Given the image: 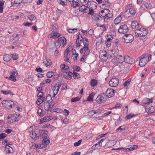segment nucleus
I'll return each instance as SVG.
<instances>
[{
	"mask_svg": "<svg viewBox=\"0 0 155 155\" xmlns=\"http://www.w3.org/2000/svg\"><path fill=\"white\" fill-rule=\"evenodd\" d=\"M81 36V38L79 37L77 38L76 44L77 47H82V44L84 45L83 47L80 50V52L81 54H82L83 51L84 52L83 56L81 59V61H84L90 53V50L88 48L89 42L87 38H85L84 39Z\"/></svg>",
	"mask_w": 155,
	"mask_h": 155,
	"instance_id": "nucleus-1",
	"label": "nucleus"
},
{
	"mask_svg": "<svg viewBox=\"0 0 155 155\" xmlns=\"http://www.w3.org/2000/svg\"><path fill=\"white\" fill-rule=\"evenodd\" d=\"M39 134H37V138L42 139V144H43L45 146V145L47 147L50 143L49 138L48 136L47 135L48 134V131L45 130H39Z\"/></svg>",
	"mask_w": 155,
	"mask_h": 155,
	"instance_id": "nucleus-2",
	"label": "nucleus"
},
{
	"mask_svg": "<svg viewBox=\"0 0 155 155\" xmlns=\"http://www.w3.org/2000/svg\"><path fill=\"white\" fill-rule=\"evenodd\" d=\"M88 14L92 15V20L94 23H99L103 21L102 17L94 13L92 9L89 12Z\"/></svg>",
	"mask_w": 155,
	"mask_h": 155,
	"instance_id": "nucleus-3",
	"label": "nucleus"
},
{
	"mask_svg": "<svg viewBox=\"0 0 155 155\" xmlns=\"http://www.w3.org/2000/svg\"><path fill=\"white\" fill-rule=\"evenodd\" d=\"M19 115L18 116L17 114H10L7 117V123L8 124H10L15 122L19 118Z\"/></svg>",
	"mask_w": 155,
	"mask_h": 155,
	"instance_id": "nucleus-4",
	"label": "nucleus"
},
{
	"mask_svg": "<svg viewBox=\"0 0 155 155\" xmlns=\"http://www.w3.org/2000/svg\"><path fill=\"white\" fill-rule=\"evenodd\" d=\"M107 99V96L104 93L99 94L96 98V101L99 104L104 103Z\"/></svg>",
	"mask_w": 155,
	"mask_h": 155,
	"instance_id": "nucleus-5",
	"label": "nucleus"
},
{
	"mask_svg": "<svg viewBox=\"0 0 155 155\" xmlns=\"http://www.w3.org/2000/svg\"><path fill=\"white\" fill-rule=\"evenodd\" d=\"M30 147L33 149H36V151L38 152H43V150H42L44 147L45 145L43 144H41L40 145L37 144L35 143H31L30 144Z\"/></svg>",
	"mask_w": 155,
	"mask_h": 155,
	"instance_id": "nucleus-6",
	"label": "nucleus"
},
{
	"mask_svg": "<svg viewBox=\"0 0 155 155\" xmlns=\"http://www.w3.org/2000/svg\"><path fill=\"white\" fill-rule=\"evenodd\" d=\"M135 33L137 36L143 37L145 36L147 33V32L145 29L141 27L136 30Z\"/></svg>",
	"mask_w": 155,
	"mask_h": 155,
	"instance_id": "nucleus-7",
	"label": "nucleus"
},
{
	"mask_svg": "<svg viewBox=\"0 0 155 155\" xmlns=\"http://www.w3.org/2000/svg\"><path fill=\"white\" fill-rule=\"evenodd\" d=\"M9 73L10 75L8 78V79L13 81L15 82L16 81V77L18 74L17 71L16 69H14L13 70L11 71ZM6 78H8V77H6Z\"/></svg>",
	"mask_w": 155,
	"mask_h": 155,
	"instance_id": "nucleus-8",
	"label": "nucleus"
},
{
	"mask_svg": "<svg viewBox=\"0 0 155 155\" xmlns=\"http://www.w3.org/2000/svg\"><path fill=\"white\" fill-rule=\"evenodd\" d=\"M134 37L131 34H125L123 37V39L124 40V41L126 43H131L133 40Z\"/></svg>",
	"mask_w": 155,
	"mask_h": 155,
	"instance_id": "nucleus-9",
	"label": "nucleus"
},
{
	"mask_svg": "<svg viewBox=\"0 0 155 155\" xmlns=\"http://www.w3.org/2000/svg\"><path fill=\"white\" fill-rule=\"evenodd\" d=\"M128 31V27L126 24H124L121 25L118 29V32L121 34L126 33Z\"/></svg>",
	"mask_w": 155,
	"mask_h": 155,
	"instance_id": "nucleus-10",
	"label": "nucleus"
},
{
	"mask_svg": "<svg viewBox=\"0 0 155 155\" xmlns=\"http://www.w3.org/2000/svg\"><path fill=\"white\" fill-rule=\"evenodd\" d=\"M3 106L6 108H8L9 107L12 108V105L14 106V102L11 101L3 100L2 101Z\"/></svg>",
	"mask_w": 155,
	"mask_h": 155,
	"instance_id": "nucleus-11",
	"label": "nucleus"
},
{
	"mask_svg": "<svg viewBox=\"0 0 155 155\" xmlns=\"http://www.w3.org/2000/svg\"><path fill=\"white\" fill-rule=\"evenodd\" d=\"M118 83L119 79L116 78H111L109 83V85L112 87H115L117 86Z\"/></svg>",
	"mask_w": 155,
	"mask_h": 155,
	"instance_id": "nucleus-12",
	"label": "nucleus"
},
{
	"mask_svg": "<svg viewBox=\"0 0 155 155\" xmlns=\"http://www.w3.org/2000/svg\"><path fill=\"white\" fill-rule=\"evenodd\" d=\"M146 58L144 57L143 55L140 56L137 59L139 60V65L140 67H144L146 64L147 61Z\"/></svg>",
	"mask_w": 155,
	"mask_h": 155,
	"instance_id": "nucleus-13",
	"label": "nucleus"
},
{
	"mask_svg": "<svg viewBox=\"0 0 155 155\" xmlns=\"http://www.w3.org/2000/svg\"><path fill=\"white\" fill-rule=\"evenodd\" d=\"M101 15L103 17V21L104 23H107L109 19L113 17V15L112 13L106 14H101Z\"/></svg>",
	"mask_w": 155,
	"mask_h": 155,
	"instance_id": "nucleus-14",
	"label": "nucleus"
},
{
	"mask_svg": "<svg viewBox=\"0 0 155 155\" xmlns=\"http://www.w3.org/2000/svg\"><path fill=\"white\" fill-rule=\"evenodd\" d=\"M99 57L103 61L106 60L108 58L107 56V53L105 50L101 51L99 53Z\"/></svg>",
	"mask_w": 155,
	"mask_h": 155,
	"instance_id": "nucleus-15",
	"label": "nucleus"
},
{
	"mask_svg": "<svg viewBox=\"0 0 155 155\" xmlns=\"http://www.w3.org/2000/svg\"><path fill=\"white\" fill-rule=\"evenodd\" d=\"M152 5L149 3L144 2L143 3L141 6V8L143 10L147 11L152 8Z\"/></svg>",
	"mask_w": 155,
	"mask_h": 155,
	"instance_id": "nucleus-16",
	"label": "nucleus"
},
{
	"mask_svg": "<svg viewBox=\"0 0 155 155\" xmlns=\"http://www.w3.org/2000/svg\"><path fill=\"white\" fill-rule=\"evenodd\" d=\"M141 27V25H139L138 23L136 21H134L131 23V28L134 31H135V32Z\"/></svg>",
	"mask_w": 155,
	"mask_h": 155,
	"instance_id": "nucleus-17",
	"label": "nucleus"
},
{
	"mask_svg": "<svg viewBox=\"0 0 155 155\" xmlns=\"http://www.w3.org/2000/svg\"><path fill=\"white\" fill-rule=\"evenodd\" d=\"M124 62L130 65H134V60L128 56H125Z\"/></svg>",
	"mask_w": 155,
	"mask_h": 155,
	"instance_id": "nucleus-18",
	"label": "nucleus"
},
{
	"mask_svg": "<svg viewBox=\"0 0 155 155\" xmlns=\"http://www.w3.org/2000/svg\"><path fill=\"white\" fill-rule=\"evenodd\" d=\"M115 91L110 88H108L106 91V94L108 97L110 98L114 95Z\"/></svg>",
	"mask_w": 155,
	"mask_h": 155,
	"instance_id": "nucleus-19",
	"label": "nucleus"
},
{
	"mask_svg": "<svg viewBox=\"0 0 155 155\" xmlns=\"http://www.w3.org/2000/svg\"><path fill=\"white\" fill-rule=\"evenodd\" d=\"M61 35L60 34L56 32L50 34L48 35V37L50 38H52L54 39L56 38L59 37Z\"/></svg>",
	"mask_w": 155,
	"mask_h": 155,
	"instance_id": "nucleus-20",
	"label": "nucleus"
},
{
	"mask_svg": "<svg viewBox=\"0 0 155 155\" xmlns=\"http://www.w3.org/2000/svg\"><path fill=\"white\" fill-rule=\"evenodd\" d=\"M43 62L46 67L50 66L51 64V62L46 57L43 58Z\"/></svg>",
	"mask_w": 155,
	"mask_h": 155,
	"instance_id": "nucleus-21",
	"label": "nucleus"
},
{
	"mask_svg": "<svg viewBox=\"0 0 155 155\" xmlns=\"http://www.w3.org/2000/svg\"><path fill=\"white\" fill-rule=\"evenodd\" d=\"M116 150H121L122 151H131L132 150H134V149L133 148V147L132 146H131V147L128 148H123V147H121V148H118L117 149H115Z\"/></svg>",
	"mask_w": 155,
	"mask_h": 155,
	"instance_id": "nucleus-22",
	"label": "nucleus"
},
{
	"mask_svg": "<svg viewBox=\"0 0 155 155\" xmlns=\"http://www.w3.org/2000/svg\"><path fill=\"white\" fill-rule=\"evenodd\" d=\"M98 84L97 81L96 79H91L90 81V84L91 87H94L97 86Z\"/></svg>",
	"mask_w": 155,
	"mask_h": 155,
	"instance_id": "nucleus-23",
	"label": "nucleus"
},
{
	"mask_svg": "<svg viewBox=\"0 0 155 155\" xmlns=\"http://www.w3.org/2000/svg\"><path fill=\"white\" fill-rule=\"evenodd\" d=\"M30 137L32 139H37V134L35 132V131L34 130H32L30 132Z\"/></svg>",
	"mask_w": 155,
	"mask_h": 155,
	"instance_id": "nucleus-24",
	"label": "nucleus"
},
{
	"mask_svg": "<svg viewBox=\"0 0 155 155\" xmlns=\"http://www.w3.org/2000/svg\"><path fill=\"white\" fill-rule=\"evenodd\" d=\"M142 103L144 104H148L152 102V99H149L147 98H145L142 101Z\"/></svg>",
	"mask_w": 155,
	"mask_h": 155,
	"instance_id": "nucleus-25",
	"label": "nucleus"
},
{
	"mask_svg": "<svg viewBox=\"0 0 155 155\" xmlns=\"http://www.w3.org/2000/svg\"><path fill=\"white\" fill-rule=\"evenodd\" d=\"M121 15L118 16L114 20V22L115 25L119 24L122 20Z\"/></svg>",
	"mask_w": 155,
	"mask_h": 155,
	"instance_id": "nucleus-26",
	"label": "nucleus"
},
{
	"mask_svg": "<svg viewBox=\"0 0 155 155\" xmlns=\"http://www.w3.org/2000/svg\"><path fill=\"white\" fill-rule=\"evenodd\" d=\"M125 59V56L124 57L121 55H120L117 56V62L119 63H122L124 61Z\"/></svg>",
	"mask_w": 155,
	"mask_h": 155,
	"instance_id": "nucleus-27",
	"label": "nucleus"
},
{
	"mask_svg": "<svg viewBox=\"0 0 155 155\" xmlns=\"http://www.w3.org/2000/svg\"><path fill=\"white\" fill-rule=\"evenodd\" d=\"M72 74L73 73L72 72H68V73L67 74H64L63 76L66 79H70L72 78Z\"/></svg>",
	"mask_w": 155,
	"mask_h": 155,
	"instance_id": "nucleus-28",
	"label": "nucleus"
},
{
	"mask_svg": "<svg viewBox=\"0 0 155 155\" xmlns=\"http://www.w3.org/2000/svg\"><path fill=\"white\" fill-rule=\"evenodd\" d=\"M11 150H13V149L11 147L8 145L5 146V151L6 153H10Z\"/></svg>",
	"mask_w": 155,
	"mask_h": 155,
	"instance_id": "nucleus-29",
	"label": "nucleus"
},
{
	"mask_svg": "<svg viewBox=\"0 0 155 155\" xmlns=\"http://www.w3.org/2000/svg\"><path fill=\"white\" fill-rule=\"evenodd\" d=\"M91 5H94L93 6H92V7H90V8H91V9H93L95 8H96L97 3L96 2L94 1H92L91 2ZM89 8V9L88 10H86V11H87V12H88V11H89V12L91 10V8Z\"/></svg>",
	"mask_w": 155,
	"mask_h": 155,
	"instance_id": "nucleus-30",
	"label": "nucleus"
},
{
	"mask_svg": "<svg viewBox=\"0 0 155 155\" xmlns=\"http://www.w3.org/2000/svg\"><path fill=\"white\" fill-rule=\"evenodd\" d=\"M59 39L61 44H62L63 46H64L66 44L67 41L66 38L64 37H60Z\"/></svg>",
	"mask_w": 155,
	"mask_h": 155,
	"instance_id": "nucleus-31",
	"label": "nucleus"
},
{
	"mask_svg": "<svg viewBox=\"0 0 155 155\" xmlns=\"http://www.w3.org/2000/svg\"><path fill=\"white\" fill-rule=\"evenodd\" d=\"M12 58L11 55L9 54H5L3 56V60L6 61H8L10 60Z\"/></svg>",
	"mask_w": 155,
	"mask_h": 155,
	"instance_id": "nucleus-32",
	"label": "nucleus"
},
{
	"mask_svg": "<svg viewBox=\"0 0 155 155\" xmlns=\"http://www.w3.org/2000/svg\"><path fill=\"white\" fill-rule=\"evenodd\" d=\"M103 6L106 7H108L110 5L109 2L108 0H102L101 3Z\"/></svg>",
	"mask_w": 155,
	"mask_h": 155,
	"instance_id": "nucleus-33",
	"label": "nucleus"
},
{
	"mask_svg": "<svg viewBox=\"0 0 155 155\" xmlns=\"http://www.w3.org/2000/svg\"><path fill=\"white\" fill-rule=\"evenodd\" d=\"M95 95V94L92 92L90 94L88 97L87 99V101H91L93 100V98Z\"/></svg>",
	"mask_w": 155,
	"mask_h": 155,
	"instance_id": "nucleus-34",
	"label": "nucleus"
},
{
	"mask_svg": "<svg viewBox=\"0 0 155 155\" xmlns=\"http://www.w3.org/2000/svg\"><path fill=\"white\" fill-rule=\"evenodd\" d=\"M58 3L63 5H67V0H58Z\"/></svg>",
	"mask_w": 155,
	"mask_h": 155,
	"instance_id": "nucleus-35",
	"label": "nucleus"
},
{
	"mask_svg": "<svg viewBox=\"0 0 155 155\" xmlns=\"http://www.w3.org/2000/svg\"><path fill=\"white\" fill-rule=\"evenodd\" d=\"M61 42L60 40H59V38L55 41V46L56 48H58L61 46Z\"/></svg>",
	"mask_w": 155,
	"mask_h": 155,
	"instance_id": "nucleus-36",
	"label": "nucleus"
},
{
	"mask_svg": "<svg viewBox=\"0 0 155 155\" xmlns=\"http://www.w3.org/2000/svg\"><path fill=\"white\" fill-rule=\"evenodd\" d=\"M49 120L48 116L45 117L42 119L40 120V122L39 124H41L44 122L49 121Z\"/></svg>",
	"mask_w": 155,
	"mask_h": 155,
	"instance_id": "nucleus-37",
	"label": "nucleus"
},
{
	"mask_svg": "<svg viewBox=\"0 0 155 155\" xmlns=\"http://www.w3.org/2000/svg\"><path fill=\"white\" fill-rule=\"evenodd\" d=\"M110 11L108 9H106L102 10L100 12V15L101 14H110L111 13H109Z\"/></svg>",
	"mask_w": 155,
	"mask_h": 155,
	"instance_id": "nucleus-38",
	"label": "nucleus"
},
{
	"mask_svg": "<svg viewBox=\"0 0 155 155\" xmlns=\"http://www.w3.org/2000/svg\"><path fill=\"white\" fill-rule=\"evenodd\" d=\"M49 103H48V102L47 103L46 102H45L44 104V107L45 110L46 111H48L51 110H50V107Z\"/></svg>",
	"mask_w": 155,
	"mask_h": 155,
	"instance_id": "nucleus-39",
	"label": "nucleus"
},
{
	"mask_svg": "<svg viewBox=\"0 0 155 155\" xmlns=\"http://www.w3.org/2000/svg\"><path fill=\"white\" fill-rule=\"evenodd\" d=\"M45 99V97H39L37 99L36 101V104L38 105H40L44 101Z\"/></svg>",
	"mask_w": 155,
	"mask_h": 155,
	"instance_id": "nucleus-40",
	"label": "nucleus"
},
{
	"mask_svg": "<svg viewBox=\"0 0 155 155\" xmlns=\"http://www.w3.org/2000/svg\"><path fill=\"white\" fill-rule=\"evenodd\" d=\"M1 91V92L5 95H7L8 94L13 95L12 92L10 90H7L6 91H4L3 90H2Z\"/></svg>",
	"mask_w": 155,
	"mask_h": 155,
	"instance_id": "nucleus-41",
	"label": "nucleus"
},
{
	"mask_svg": "<svg viewBox=\"0 0 155 155\" xmlns=\"http://www.w3.org/2000/svg\"><path fill=\"white\" fill-rule=\"evenodd\" d=\"M28 17L31 21L35 20L36 19L35 16L34 14L29 15Z\"/></svg>",
	"mask_w": 155,
	"mask_h": 155,
	"instance_id": "nucleus-42",
	"label": "nucleus"
},
{
	"mask_svg": "<svg viewBox=\"0 0 155 155\" xmlns=\"http://www.w3.org/2000/svg\"><path fill=\"white\" fill-rule=\"evenodd\" d=\"M58 26L56 24L53 25H51V28L53 32H56L57 31Z\"/></svg>",
	"mask_w": 155,
	"mask_h": 155,
	"instance_id": "nucleus-43",
	"label": "nucleus"
},
{
	"mask_svg": "<svg viewBox=\"0 0 155 155\" xmlns=\"http://www.w3.org/2000/svg\"><path fill=\"white\" fill-rule=\"evenodd\" d=\"M71 48L70 47H68L65 51L64 53V57H66L68 54V53L70 52Z\"/></svg>",
	"mask_w": 155,
	"mask_h": 155,
	"instance_id": "nucleus-44",
	"label": "nucleus"
},
{
	"mask_svg": "<svg viewBox=\"0 0 155 155\" xmlns=\"http://www.w3.org/2000/svg\"><path fill=\"white\" fill-rule=\"evenodd\" d=\"M144 56V57H145L146 58L147 61V62L148 61H149L151 59V55L149 54H145L144 55H143Z\"/></svg>",
	"mask_w": 155,
	"mask_h": 155,
	"instance_id": "nucleus-45",
	"label": "nucleus"
},
{
	"mask_svg": "<svg viewBox=\"0 0 155 155\" xmlns=\"http://www.w3.org/2000/svg\"><path fill=\"white\" fill-rule=\"evenodd\" d=\"M67 31L69 33H74L76 32L77 31V28L71 29L68 28H67Z\"/></svg>",
	"mask_w": 155,
	"mask_h": 155,
	"instance_id": "nucleus-46",
	"label": "nucleus"
},
{
	"mask_svg": "<svg viewBox=\"0 0 155 155\" xmlns=\"http://www.w3.org/2000/svg\"><path fill=\"white\" fill-rule=\"evenodd\" d=\"M89 9L88 7H84V8H82V6H81V7H80L79 8V10L80 11H81V12H82L84 13H87V12L86 11V10H88Z\"/></svg>",
	"mask_w": 155,
	"mask_h": 155,
	"instance_id": "nucleus-47",
	"label": "nucleus"
},
{
	"mask_svg": "<svg viewBox=\"0 0 155 155\" xmlns=\"http://www.w3.org/2000/svg\"><path fill=\"white\" fill-rule=\"evenodd\" d=\"M59 88H60V87H59V86H57L56 85L54 86L53 88V93H56V94H58Z\"/></svg>",
	"mask_w": 155,
	"mask_h": 155,
	"instance_id": "nucleus-48",
	"label": "nucleus"
},
{
	"mask_svg": "<svg viewBox=\"0 0 155 155\" xmlns=\"http://www.w3.org/2000/svg\"><path fill=\"white\" fill-rule=\"evenodd\" d=\"M73 2L71 3V6L72 7L74 8H76L78 6L80 5L79 3L77 1H73Z\"/></svg>",
	"mask_w": 155,
	"mask_h": 155,
	"instance_id": "nucleus-49",
	"label": "nucleus"
},
{
	"mask_svg": "<svg viewBox=\"0 0 155 155\" xmlns=\"http://www.w3.org/2000/svg\"><path fill=\"white\" fill-rule=\"evenodd\" d=\"M73 74H74L73 78L74 79H78L80 78V75L78 73L74 71Z\"/></svg>",
	"mask_w": 155,
	"mask_h": 155,
	"instance_id": "nucleus-50",
	"label": "nucleus"
},
{
	"mask_svg": "<svg viewBox=\"0 0 155 155\" xmlns=\"http://www.w3.org/2000/svg\"><path fill=\"white\" fill-rule=\"evenodd\" d=\"M128 10V12H129L131 14L134 15L135 13V10L132 8H128L127 11Z\"/></svg>",
	"mask_w": 155,
	"mask_h": 155,
	"instance_id": "nucleus-51",
	"label": "nucleus"
},
{
	"mask_svg": "<svg viewBox=\"0 0 155 155\" xmlns=\"http://www.w3.org/2000/svg\"><path fill=\"white\" fill-rule=\"evenodd\" d=\"M122 105L120 104L119 103H117L115 105V106L113 107V108L116 109H120L122 108Z\"/></svg>",
	"mask_w": 155,
	"mask_h": 155,
	"instance_id": "nucleus-52",
	"label": "nucleus"
},
{
	"mask_svg": "<svg viewBox=\"0 0 155 155\" xmlns=\"http://www.w3.org/2000/svg\"><path fill=\"white\" fill-rule=\"evenodd\" d=\"M130 81L131 79H128L127 81H125L123 84L124 87H127L130 84Z\"/></svg>",
	"mask_w": 155,
	"mask_h": 155,
	"instance_id": "nucleus-53",
	"label": "nucleus"
},
{
	"mask_svg": "<svg viewBox=\"0 0 155 155\" xmlns=\"http://www.w3.org/2000/svg\"><path fill=\"white\" fill-rule=\"evenodd\" d=\"M2 143L3 145H5V146H7V145H11L12 144H10V142L9 141H8L7 140H5L3 141L2 142Z\"/></svg>",
	"mask_w": 155,
	"mask_h": 155,
	"instance_id": "nucleus-54",
	"label": "nucleus"
},
{
	"mask_svg": "<svg viewBox=\"0 0 155 155\" xmlns=\"http://www.w3.org/2000/svg\"><path fill=\"white\" fill-rule=\"evenodd\" d=\"M134 114L132 113H130L128 115H127L125 117V118L127 120H129L134 117Z\"/></svg>",
	"mask_w": 155,
	"mask_h": 155,
	"instance_id": "nucleus-55",
	"label": "nucleus"
},
{
	"mask_svg": "<svg viewBox=\"0 0 155 155\" xmlns=\"http://www.w3.org/2000/svg\"><path fill=\"white\" fill-rule=\"evenodd\" d=\"M46 102L49 103V102H50V101L52 100V98L51 95L50 94H48L46 97Z\"/></svg>",
	"mask_w": 155,
	"mask_h": 155,
	"instance_id": "nucleus-56",
	"label": "nucleus"
},
{
	"mask_svg": "<svg viewBox=\"0 0 155 155\" xmlns=\"http://www.w3.org/2000/svg\"><path fill=\"white\" fill-rule=\"evenodd\" d=\"M80 98L78 97H74L71 99V102L78 101L80 100Z\"/></svg>",
	"mask_w": 155,
	"mask_h": 155,
	"instance_id": "nucleus-57",
	"label": "nucleus"
},
{
	"mask_svg": "<svg viewBox=\"0 0 155 155\" xmlns=\"http://www.w3.org/2000/svg\"><path fill=\"white\" fill-rule=\"evenodd\" d=\"M54 74V73L53 72L49 71L48 72L47 74V76L49 78H50Z\"/></svg>",
	"mask_w": 155,
	"mask_h": 155,
	"instance_id": "nucleus-58",
	"label": "nucleus"
},
{
	"mask_svg": "<svg viewBox=\"0 0 155 155\" xmlns=\"http://www.w3.org/2000/svg\"><path fill=\"white\" fill-rule=\"evenodd\" d=\"M69 113H70V112L68 110H67L66 109H65L64 110V112H63L64 115L65 117L68 116L69 115Z\"/></svg>",
	"mask_w": 155,
	"mask_h": 155,
	"instance_id": "nucleus-59",
	"label": "nucleus"
},
{
	"mask_svg": "<svg viewBox=\"0 0 155 155\" xmlns=\"http://www.w3.org/2000/svg\"><path fill=\"white\" fill-rule=\"evenodd\" d=\"M82 141V140L81 139V140H78V142H75L74 143V146L75 147L78 146L81 143Z\"/></svg>",
	"mask_w": 155,
	"mask_h": 155,
	"instance_id": "nucleus-60",
	"label": "nucleus"
},
{
	"mask_svg": "<svg viewBox=\"0 0 155 155\" xmlns=\"http://www.w3.org/2000/svg\"><path fill=\"white\" fill-rule=\"evenodd\" d=\"M68 68H61V71L62 72L65 73L66 74H67L68 73V72H71L68 70Z\"/></svg>",
	"mask_w": 155,
	"mask_h": 155,
	"instance_id": "nucleus-61",
	"label": "nucleus"
},
{
	"mask_svg": "<svg viewBox=\"0 0 155 155\" xmlns=\"http://www.w3.org/2000/svg\"><path fill=\"white\" fill-rule=\"evenodd\" d=\"M113 39V37L111 35H110L109 36L108 35L107 36V40L106 41H107L108 42L109 41H111V40H112Z\"/></svg>",
	"mask_w": 155,
	"mask_h": 155,
	"instance_id": "nucleus-62",
	"label": "nucleus"
},
{
	"mask_svg": "<svg viewBox=\"0 0 155 155\" xmlns=\"http://www.w3.org/2000/svg\"><path fill=\"white\" fill-rule=\"evenodd\" d=\"M6 134L4 133H2L0 134V139H3L6 136Z\"/></svg>",
	"mask_w": 155,
	"mask_h": 155,
	"instance_id": "nucleus-63",
	"label": "nucleus"
},
{
	"mask_svg": "<svg viewBox=\"0 0 155 155\" xmlns=\"http://www.w3.org/2000/svg\"><path fill=\"white\" fill-rule=\"evenodd\" d=\"M12 58L14 60H16L18 58V55L15 53H13L12 54Z\"/></svg>",
	"mask_w": 155,
	"mask_h": 155,
	"instance_id": "nucleus-64",
	"label": "nucleus"
}]
</instances>
